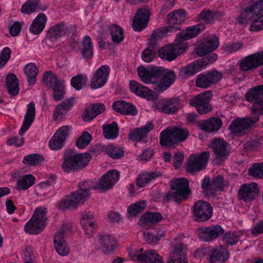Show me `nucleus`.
<instances>
[{
    "label": "nucleus",
    "mask_w": 263,
    "mask_h": 263,
    "mask_svg": "<svg viewBox=\"0 0 263 263\" xmlns=\"http://www.w3.org/2000/svg\"><path fill=\"white\" fill-rule=\"evenodd\" d=\"M92 182L86 181L79 184V190L71 193L69 196L62 199L57 203V206L62 210L74 209L82 205L90 196Z\"/></svg>",
    "instance_id": "obj_1"
},
{
    "label": "nucleus",
    "mask_w": 263,
    "mask_h": 263,
    "mask_svg": "<svg viewBox=\"0 0 263 263\" xmlns=\"http://www.w3.org/2000/svg\"><path fill=\"white\" fill-rule=\"evenodd\" d=\"M170 185L172 191L166 195L164 200L166 202L171 200L181 202L189 195V182L186 179L180 178L172 180L170 181Z\"/></svg>",
    "instance_id": "obj_2"
},
{
    "label": "nucleus",
    "mask_w": 263,
    "mask_h": 263,
    "mask_svg": "<svg viewBox=\"0 0 263 263\" xmlns=\"http://www.w3.org/2000/svg\"><path fill=\"white\" fill-rule=\"evenodd\" d=\"M47 209L44 207L36 208L31 218L25 226V231L30 234H38L46 225Z\"/></svg>",
    "instance_id": "obj_3"
},
{
    "label": "nucleus",
    "mask_w": 263,
    "mask_h": 263,
    "mask_svg": "<svg viewBox=\"0 0 263 263\" xmlns=\"http://www.w3.org/2000/svg\"><path fill=\"white\" fill-rule=\"evenodd\" d=\"M89 153L76 154L69 156L64 155L61 167L64 172L69 173L85 167L91 160Z\"/></svg>",
    "instance_id": "obj_4"
},
{
    "label": "nucleus",
    "mask_w": 263,
    "mask_h": 263,
    "mask_svg": "<svg viewBox=\"0 0 263 263\" xmlns=\"http://www.w3.org/2000/svg\"><path fill=\"white\" fill-rule=\"evenodd\" d=\"M183 237V235H180L175 239L167 263H187L186 258V246L181 241Z\"/></svg>",
    "instance_id": "obj_5"
},
{
    "label": "nucleus",
    "mask_w": 263,
    "mask_h": 263,
    "mask_svg": "<svg viewBox=\"0 0 263 263\" xmlns=\"http://www.w3.org/2000/svg\"><path fill=\"white\" fill-rule=\"evenodd\" d=\"M212 96V92L210 90L206 91L191 99L189 104L195 107L199 114H206L212 109L210 104Z\"/></svg>",
    "instance_id": "obj_6"
},
{
    "label": "nucleus",
    "mask_w": 263,
    "mask_h": 263,
    "mask_svg": "<svg viewBox=\"0 0 263 263\" xmlns=\"http://www.w3.org/2000/svg\"><path fill=\"white\" fill-rule=\"evenodd\" d=\"M71 226L69 224H64L55 233L54 238V245L57 253L61 256H67L69 249L64 240V237L69 234Z\"/></svg>",
    "instance_id": "obj_7"
},
{
    "label": "nucleus",
    "mask_w": 263,
    "mask_h": 263,
    "mask_svg": "<svg viewBox=\"0 0 263 263\" xmlns=\"http://www.w3.org/2000/svg\"><path fill=\"white\" fill-rule=\"evenodd\" d=\"M128 253L133 260L141 263H162V258L154 250L143 252V249L141 248L139 250L130 251Z\"/></svg>",
    "instance_id": "obj_8"
},
{
    "label": "nucleus",
    "mask_w": 263,
    "mask_h": 263,
    "mask_svg": "<svg viewBox=\"0 0 263 263\" xmlns=\"http://www.w3.org/2000/svg\"><path fill=\"white\" fill-rule=\"evenodd\" d=\"M175 42V45H168L158 50L159 57L162 59L172 61L187 48L185 43H177L176 39Z\"/></svg>",
    "instance_id": "obj_9"
},
{
    "label": "nucleus",
    "mask_w": 263,
    "mask_h": 263,
    "mask_svg": "<svg viewBox=\"0 0 263 263\" xmlns=\"http://www.w3.org/2000/svg\"><path fill=\"white\" fill-rule=\"evenodd\" d=\"M161 72L159 74V78L162 77L159 80L158 79L154 84L153 88L158 91H163L169 88L175 82L176 75L172 70L165 69L162 67H158Z\"/></svg>",
    "instance_id": "obj_10"
},
{
    "label": "nucleus",
    "mask_w": 263,
    "mask_h": 263,
    "mask_svg": "<svg viewBox=\"0 0 263 263\" xmlns=\"http://www.w3.org/2000/svg\"><path fill=\"white\" fill-rule=\"evenodd\" d=\"M208 152H203L198 155H191L189 158L186 166V171L189 173L199 172L204 169L210 157Z\"/></svg>",
    "instance_id": "obj_11"
},
{
    "label": "nucleus",
    "mask_w": 263,
    "mask_h": 263,
    "mask_svg": "<svg viewBox=\"0 0 263 263\" xmlns=\"http://www.w3.org/2000/svg\"><path fill=\"white\" fill-rule=\"evenodd\" d=\"M109 73V66H101L93 73L90 80V87L96 89L103 87L108 81Z\"/></svg>",
    "instance_id": "obj_12"
},
{
    "label": "nucleus",
    "mask_w": 263,
    "mask_h": 263,
    "mask_svg": "<svg viewBox=\"0 0 263 263\" xmlns=\"http://www.w3.org/2000/svg\"><path fill=\"white\" fill-rule=\"evenodd\" d=\"M187 16V12L183 9H178L169 13L167 15L168 25L164 27L165 31H175L179 29V25L183 23Z\"/></svg>",
    "instance_id": "obj_13"
},
{
    "label": "nucleus",
    "mask_w": 263,
    "mask_h": 263,
    "mask_svg": "<svg viewBox=\"0 0 263 263\" xmlns=\"http://www.w3.org/2000/svg\"><path fill=\"white\" fill-rule=\"evenodd\" d=\"M193 213L196 221H204L212 217L213 208L209 203L199 200L193 206Z\"/></svg>",
    "instance_id": "obj_14"
},
{
    "label": "nucleus",
    "mask_w": 263,
    "mask_h": 263,
    "mask_svg": "<svg viewBox=\"0 0 263 263\" xmlns=\"http://www.w3.org/2000/svg\"><path fill=\"white\" fill-rule=\"evenodd\" d=\"M224 233L219 225H214L199 228L197 231L198 238L204 242H210L222 235Z\"/></svg>",
    "instance_id": "obj_15"
},
{
    "label": "nucleus",
    "mask_w": 263,
    "mask_h": 263,
    "mask_svg": "<svg viewBox=\"0 0 263 263\" xmlns=\"http://www.w3.org/2000/svg\"><path fill=\"white\" fill-rule=\"evenodd\" d=\"M70 128V126L65 125L57 130L49 142V146L51 150L58 151L63 147Z\"/></svg>",
    "instance_id": "obj_16"
},
{
    "label": "nucleus",
    "mask_w": 263,
    "mask_h": 263,
    "mask_svg": "<svg viewBox=\"0 0 263 263\" xmlns=\"http://www.w3.org/2000/svg\"><path fill=\"white\" fill-rule=\"evenodd\" d=\"M137 72L140 80L144 83L152 84L153 87L157 79L159 78V74L161 72L158 67L146 68L139 66L137 68Z\"/></svg>",
    "instance_id": "obj_17"
},
{
    "label": "nucleus",
    "mask_w": 263,
    "mask_h": 263,
    "mask_svg": "<svg viewBox=\"0 0 263 263\" xmlns=\"http://www.w3.org/2000/svg\"><path fill=\"white\" fill-rule=\"evenodd\" d=\"M120 177L119 172L112 170L103 175L99 183L95 187L97 189L107 191L110 189L118 181Z\"/></svg>",
    "instance_id": "obj_18"
},
{
    "label": "nucleus",
    "mask_w": 263,
    "mask_h": 263,
    "mask_svg": "<svg viewBox=\"0 0 263 263\" xmlns=\"http://www.w3.org/2000/svg\"><path fill=\"white\" fill-rule=\"evenodd\" d=\"M179 106L178 98H167L160 101L156 105V109L161 112L170 115L177 112Z\"/></svg>",
    "instance_id": "obj_19"
},
{
    "label": "nucleus",
    "mask_w": 263,
    "mask_h": 263,
    "mask_svg": "<svg viewBox=\"0 0 263 263\" xmlns=\"http://www.w3.org/2000/svg\"><path fill=\"white\" fill-rule=\"evenodd\" d=\"M219 45V40L218 37L216 35H212L198 46L196 53L200 57H203L216 49Z\"/></svg>",
    "instance_id": "obj_20"
},
{
    "label": "nucleus",
    "mask_w": 263,
    "mask_h": 263,
    "mask_svg": "<svg viewBox=\"0 0 263 263\" xmlns=\"http://www.w3.org/2000/svg\"><path fill=\"white\" fill-rule=\"evenodd\" d=\"M210 147L215 155L224 160L230 153L229 144L223 139L214 138L211 140Z\"/></svg>",
    "instance_id": "obj_21"
},
{
    "label": "nucleus",
    "mask_w": 263,
    "mask_h": 263,
    "mask_svg": "<svg viewBox=\"0 0 263 263\" xmlns=\"http://www.w3.org/2000/svg\"><path fill=\"white\" fill-rule=\"evenodd\" d=\"M76 102V99L71 98L66 99L57 105L53 111V119L59 121L65 119L67 112L72 109Z\"/></svg>",
    "instance_id": "obj_22"
},
{
    "label": "nucleus",
    "mask_w": 263,
    "mask_h": 263,
    "mask_svg": "<svg viewBox=\"0 0 263 263\" xmlns=\"http://www.w3.org/2000/svg\"><path fill=\"white\" fill-rule=\"evenodd\" d=\"M205 27V25L202 23L187 27L185 30L177 35V43H184V41L195 37L203 31Z\"/></svg>",
    "instance_id": "obj_23"
},
{
    "label": "nucleus",
    "mask_w": 263,
    "mask_h": 263,
    "mask_svg": "<svg viewBox=\"0 0 263 263\" xmlns=\"http://www.w3.org/2000/svg\"><path fill=\"white\" fill-rule=\"evenodd\" d=\"M149 15L150 12L148 9H139L133 21L132 26L134 30L140 31L145 28L149 21Z\"/></svg>",
    "instance_id": "obj_24"
},
{
    "label": "nucleus",
    "mask_w": 263,
    "mask_h": 263,
    "mask_svg": "<svg viewBox=\"0 0 263 263\" xmlns=\"http://www.w3.org/2000/svg\"><path fill=\"white\" fill-rule=\"evenodd\" d=\"M129 88L134 93L146 99L147 100H153L156 98V93L153 90L148 89L135 81L130 82Z\"/></svg>",
    "instance_id": "obj_25"
},
{
    "label": "nucleus",
    "mask_w": 263,
    "mask_h": 263,
    "mask_svg": "<svg viewBox=\"0 0 263 263\" xmlns=\"http://www.w3.org/2000/svg\"><path fill=\"white\" fill-rule=\"evenodd\" d=\"M154 125L152 122H148L145 125L140 128L135 129L129 133V137L132 140L135 141V146H138L137 144L139 142H145L144 139L148 133L154 128Z\"/></svg>",
    "instance_id": "obj_26"
},
{
    "label": "nucleus",
    "mask_w": 263,
    "mask_h": 263,
    "mask_svg": "<svg viewBox=\"0 0 263 263\" xmlns=\"http://www.w3.org/2000/svg\"><path fill=\"white\" fill-rule=\"evenodd\" d=\"M27 111L24 117L23 125L19 130V134L23 135L30 127L35 117V103L32 101L27 105Z\"/></svg>",
    "instance_id": "obj_27"
},
{
    "label": "nucleus",
    "mask_w": 263,
    "mask_h": 263,
    "mask_svg": "<svg viewBox=\"0 0 263 263\" xmlns=\"http://www.w3.org/2000/svg\"><path fill=\"white\" fill-rule=\"evenodd\" d=\"M222 123V121L219 118L214 117L198 121L197 126L202 130L208 133H213L219 129Z\"/></svg>",
    "instance_id": "obj_28"
},
{
    "label": "nucleus",
    "mask_w": 263,
    "mask_h": 263,
    "mask_svg": "<svg viewBox=\"0 0 263 263\" xmlns=\"http://www.w3.org/2000/svg\"><path fill=\"white\" fill-rule=\"evenodd\" d=\"M229 256L228 251L220 246L211 250L208 259L209 263L224 262L229 259Z\"/></svg>",
    "instance_id": "obj_29"
},
{
    "label": "nucleus",
    "mask_w": 263,
    "mask_h": 263,
    "mask_svg": "<svg viewBox=\"0 0 263 263\" xmlns=\"http://www.w3.org/2000/svg\"><path fill=\"white\" fill-rule=\"evenodd\" d=\"M81 224L85 233L88 236L92 235L96 228L94 216L90 212L82 214Z\"/></svg>",
    "instance_id": "obj_30"
},
{
    "label": "nucleus",
    "mask_w": 263,
    "mask_h": 263,
    "mask_svg": "<svg viewBox=\"0 0 263 263\" xmlns=\"http://www.w3.org/2000/svg\"><path fill=\"white\" fill-rule=\"evenodd\" d=\"M47 21V17L44 13H40L32 22L29 31L33 34H39L44 29Z\"/></svg>",
    "instance_id": "obj_31"
},
{
    "label": "nucleus",
    "mask_w": 263,
    "mask_h": 263,
    "mask_svg": "<svg viewBox=\"0 0 263 263\" xmlns=\"http://www.w3.org/2000/svg\"><path fill=\"white\" fill-rule=\"evenodd\" d=\"M231 133L236 136L245 135L247 130V118H237L229 125Z\"/></svg>",
    "instance_id": "obj_32"
},
{
    "label": "nucleus",
    "mask_w": 263,
    "mask_h": 263,
    "mask_svg": "<svg viewBox=\"0 0 263 263\" xmlns=\"http://www.w3.org/2000/svg\"><path fill=\"white\" fill-rule=\"evenodd\" d=\"M99 243L106 254L111 253L117 246L115 238L109 235L100 236Z\"/></svg>",
    "instance_id": "obj_33"
},
{
    "label": "nucleus",
    "mask_w": 263,
    "mask_h": 263,
    "mask_svg": "<svg viewBox=\"0 0 263 263\" xmlns=\"http://www.w3.org/2000/svg\"><path fill=\"white\" fill-rule=\"evenodd\" d=\"M24 72L29 85H34L36 81L39 69L34 63H29L24 66Z\"/></svg>",
    "instance_id": "obj_34"
},
{
    "label": "nucleus",
    "mask_w": 263,
    "mask_h": 263,
    "mask_svg": "<svg viewBox=\"0 0 263 263\" xmlns=\"http://www.w3.org/2000/svg\"><path fill=\"white\" fill-rule=\"evenodd\" d=\"M112 108L116 111L124 115H135L136 114L135 107L131 104L123 101L114 102Z\"/></svg>",
    "instance_id": "obj_35"
},
{
    "label": "nucleus",
    "mask_w": 263,
    "mask_h": 263,
    "mask_svg": "<svg viewBox=\"0 0 263 263\" xmlns=\"http://www.w3.org/2000/svg\"><path fill=\"white\" fill-rule=\"evenodd\" d=\"M202 69V67L199 65L198 61L196 60L184 67H181L180 69L179 76L182 78H186Z\"/></svg>",
    "instance_id": "obj_36"
},
{
    "label": "nucleus",
    "mask_w": 263,
    "mask_h": 263,
    "mask_svg": "<svg viewBox=\"0 0 263 263\" xmlns=\"http://www.w3.org/2000/svg\"><path fill=\"white\" fill-rule=\"evenodd\" d=\"M171 130V127H168L161 132L159 139L160 143L161 146L170 147L172 146L174 144L177 143Z\"/></svg>",
    "instance_id": "obj_37"
},
{
    "label": "nucleus",
    "mask_w": 263,
    "mask_h": 263,
    "mask_svg": "<svg viewBox=\"0 0 263 263\" xmlns=\"http://www.w3.org/2000/svg\"><path fill=\"white\" fill-rule=\"evenodd\" d=\"M47 7L45 6H42L40 2L38 0H33L26 2L23 5L21 11L23 13L30 14L35 11L45 10Z\"/></svg>",
    "instance_id": "obj_38"
},
{
    "label": "nucleus",
    "mask_w": 263,
    "mask_h": 263,
    "mask_svg": "<svg viewBox=\"0 0 263 263\" xmlns=\"http://www.w3.org/2000/svg\"><path fill=\"white\" fill-rule=\"evenodd\" d=\"M102 129L103 136L107 139H114L118 136L119 129L116 121L103 125Z\"/></svg>",
    "instance_id": "obj_39"
},
{
    "label": "nucleus",
    "mask_w": 263,
    "mask_h": 263,
    "mask_svg": "<svg viewBox=\"0 0 263 263\" xmlns=\"http://www.w3.org/2000/svg\"><path fill=\"white\" fill-rule=\"evenodd\" d=\"M6 87L9 94L17 95L19 91L18 80L15 75L10 73L6 77Z\"/></svg>",
    "instance_id": "obj_40"
},
{
    "label": "nucleus",
    "mask_w": 263,
    "mask_h": 263,
    "mask_svg": "<svg viewBox=\"0 0 263 263\" xmlns=\"http://www.w3.org/2000/svg\"><path fill=\"white\" fill-rule=\"evenodd\" d=\"M161 176V173L158 171L141 174L139 176L137 179V185L141 187H144L146 184Z\"/></svg>",
    "instance_id": "obj_41"
},
{
    "label": "nucleus",
    "mask_w": 263,
    "mask_h": 263,
    "mask_svg": "<svg viewBox=\"0 0 263 263\" xmlns=\"http://www.w3.org/2000/svg\"><path fill=\"white\" fill-rule=\"evenodd\" d=\"M81 53L85 59H90L93 55V44L89 36H85L82 42Z\"/></svg>",
    "instance_id": "obj_42"
},
{
    "label": "nucleus",
    "mask_w": 263,
    "mask_h": 263,
    "mask_svg": "<svg viewBox=\"0 0 263 263\" xmlns=\"http://www.w3.org/2000/svg\"><path fill=\"white\" fill-rule=\"evenodd\" d=\"M35 181V178L31 175H26L18 179L16 183L17 189L26 190L31 187Z\"/></svg>",
    "instance_id": "obj_43"
},
{
    "label": "nucleus",
    "mask_w": 263,
    "mask_h": 263,
    "mask_svg": "<svg viewBox=\"0 0 263 263\" xmlns=\"http://www.w3.org/2000/svg\"><path fill=\"white\" fill-rule=\"evenodd\" d=\"M52 27L47 31L45 39L44 41L49 47L57 46L60 42L61 37L57 34V33Z\"/></svg>",
    "instance_id": "obj_44"
},
{
    "label": "nucleus",
    "mask_w": 263,
    "mask_h": 263,
    "mask_svg": "<svg viewBox=\"0 0 263 263\" xmlns=\"http://www.w3.org/2000/svg\"><path fill=\"white\" fill-rule=\"evenodd\" d=\"M201 187L204 194L208 197L215 196L218 192L209 177L203 178L201 182Z\"/></svg>",
    "instance_id": "obj_45"
},
{
    "label": "nucleus",
    "mask_w": 263,
    "mask_h": 263,
    "mask_svg": "<svg viewBox=\"0 0 263 263\" xmlns=\"http://www.w3.org/2000/svg\"><path fill=\"white\" fill-rule=\"evenodd\" d=\"M263 64V51L248 56V70Z\"/></svg>",
    "instance_id": "obj_46"
},
{
    "label": "nucleus",
    "mask_w": 263,
    "mask_h": 263,
    "mask_svg": "<svg viewBox=\"0 0 263 263\" xmlns=\"http://www.w3.org/2000/svg\"><path fill=\"white\" fill-rule=\"evenodd\" d=\"M248 101L254 103L251 107L253 112L263 114V95L262 96H249L248 93Z\"/></svg>",
    "instance_id": "obj_47"
},
{
    "label": "nucleus",
    "mask_w": 263,
    "mask_h": 263,
    "mask_svg": "<svg viewBox=\"0 0 263 263\" xmlns=\"http://www.w3.org/2000/svg\"><path fill=\"white\" fill-rule=\"evenodd\" d=\"M112 41L115 43H119L124 40L123 30L120 26L113 24L109 28Z\"/></svg>",
    "instance_id": "obj_48"
},
{
    "label": "nucleus",
    "mask_w": 263,
    "mask_h": 263,
    "mask_svg": "<svg viewBox=\"0 0 263 263\" xmlns=\"http://www.w3.org/2000/svg\"><path fill=\"white\" fill-rule=\"evenodd\" d=\"M172 134L177 143L185 141L189 136V132L186 128L177 126L171 127Z\"/></svg>",
    "instance_id": "obj_49"
},
{
    "label": "nucleus",
    "mask_w": 263,
    "mask_h": 263,
    "mask_svg": "<svg viewBox=\"0 0 263 263\" xmlns=\"http://www.w3.org/2000/svg\"><path fill=\"white\" fill-rule=\"evenodd\" d=\"M52 28L57 33V34L61 38L63 36H68L72 32V28L63 23L53 25Z\"/></svg>",
    "instance_id": "obj_50"
},
{
    "label": "nucleus",
    "mask_w": 263,
    "mask_h": 263,
    "mask_svg": "<svg viewBox=\"0 0 263 263\" xmlns=\"http://www.w3.org/2000/svg\"><path fill=\"white\" fill-rule=\"evenodd\" d=\"M87 80L86 74H78L72 78L71 84L74 89L80 90L86 84Z\"/></svg>",
    "instance_id": "obj_51"
},
{
    "label": "nucleus",
    "mask_w": 263,
    "mask_h": 263,
    "mask_svg": "<svg viewBox=\"0 0 263 263\" xmlns=\"http://www.w3.org/2000/svg\"><path fill=\"white\" fill-rule=\"evenodd\" d=\"M249 25V30L251 32H257L263 30V25L260 16H255L250 17L248 20Z\"/></svg>",
    "instance_id": "obj_52"
},
{
    "label": "nucleus",
    "mask_w": 263,
    "mask_h": 263,
    "mask_svg": "<svg viewBox=\"0 0 263 263\" xmlns=\"http://www.w3.org/2000/svg\"><path fill=\"white\" fill-rule=\"evenodd\" d=\"M146 207V203L144 201H139L132 204L127 209L129 216L132 217L143 211Z\"/></svg>",
    "instance_id": "obj_53"
},
{
    "label": "nucleus",
    "mask_w": 263,
    "mask_h": 263,
    "mask_svg": "<svg viewBox=\"0 0 263 263\" xmlns=\"http://www.w3.org/2000/svg\"><path fill=\"white\" fill-rule=\"evenodd\" d=\"M143 236L147 242L152 245H155L164 236V232L162 230H159L155 234L149 232H145Z\"/></svg>",
    "instance_id": "obj_54"
},
{
    "label": "nucleus",
    "mask_w": 263,
    "mask_h": 263,
    "mask_svg": "<svg viewBox=\"0 0 263 263\" xmlns=\"http://www.w3.org/2000/svg\"><path fill=\"white\" fill-rule=\"evenodd\" d=\"M44 160L43 157L38 154H32L24 157L23 162L26 165H37Z\"/></svg>",
    "instance_id": "obj_55"
},
{
    "label": "nucleus",
    "mask_w": 263,
    "mask_h": 263,
    "mask_svg": "<svg viewBox=\"0 0 263 263\" xmlns=\"http://www.w3.org/2000/svg\"><path fill=\"white\" fill-rule=\"evenodd\" d=\"M43 83L53 88V86L58 85V83H62L61 81H59L58 78L52 72L50 71L46 72L43 77Z\"/></svg>",
    "instance_id": "obj_56"
},
{
    "label": "nucleus",
    "mask_w": 263,
    "mask_h": 263,
    "mask_svg": "<svg viewBox=\"0 0 263 263\" xmlns=\"http://www.w3.org/2000/svg\"><path fill=\"white\" fill-rule=\"evenodd\" d=\"M249 174L257 178H263V162L254 164L249 170Z\"/></svg>",
    "instance_id": "obj_57"
},
{
    "label": "nucleus",
    "mask_w": 263,
    "mask_h": 263,
    "mask_svg": "<svg viewBox=\"0 0 263 263\" xmlns=\"http://www.w3.org/2000/svg\"><path fill=\"white\" fill-rule=\"evenodd\" d=\"M107 154L113 159H120L124 155L123 149L117 146L110 145L106 149Z\"/></svg>",
    "instance_id": "obj_58"
},
{
    "label": "nucleus",
    "mask_w": 263,
    "mask_h": 263,
    "mask_svg": "<svg viewBox=\"0 0 263 263\" xmlns=\"http://www.w3.org/2000/svg\"><path fill=\"white\" fill-rule=\"evenodd\" d=\"M162 219V215L159 213H152L149 212L144 215L142 220L145 223H157L160 221Z\"/></svg>",
    "instance_id": "obj_59"
},
{
    "label": "nucleus",
    "mask_w": 263,
    "mask_h": 263,
    "mask_svg": "<svg viewBox=\"0 0 263 263\" xmlns=\"http://www.w3.org/2000/svg\"><path fill=\"white\" fill-rule=\"evenodd\" d=\"M248 12L255 16H260L263 13V0H259L248 8Z\"/></svg>",
    "instance_id": "obj_60"
},
{
    "label": "nucleus",
    "mask_w": 263,
    "mask_h": 263,
    "mask_svg": "<svg viewBox=\"0 0 263 263\" xmlns=\"http://www.w3.org/2000/svg\"><path fill=\"white\" fill-rule=\"evenodd\" d=\"M91 139V135L88 132H85L77 140V146L81 149L83 148L89 144Z\"/></svg>",
    "instance_id": "obj_61"
},
{
    "label": "nucleus",
    "mask_w": 263,
    "mask_h": 263,
    "mask_svg": "<svg viewBox=\"0 0 263 263\" xmlns=\"http://www.w3.org/2000/svg\"><path fill=\"white\" fill-rule=\"evenodd\" d=\"M215 14L209 10H203L198 15V20L203 21L204 24L211 23L214 19Z\"/></svg>",
    "instance_id": "obj_62"
},
{
    "label": "nucleus",
    "mask_w": 263,
    "mask_h": 263,
    "mask_svg": "<svg viewBox=\"0 0 263 263\" xmlns=\"http://www.w3.org/2000/svg\"><path fill=\"white\" fill-rule=\"evenodd\" d=\"M64 86L63 82L58 83V85L53 86V97L54 100L56 101H59L63 99L64 97Z\"/></svg>",
    "instance_id": "obj_63"
},
{
    "label": "nucleus",
    "mask_w": 263,
    "mask_h": 263,
    "mask_svg": "<svg viewBox=\"0 0 263 263\" xmlns=\"http://www.w3.org/2000/svg\"><path fill=\"white\" fill-rule=\"evenodd\" d=\"M206 73L198 74L196 79V85L197 87L206 88L211 86Z\"/></svg>",
    "instance_id": "obj_64"
}]
</instances>
